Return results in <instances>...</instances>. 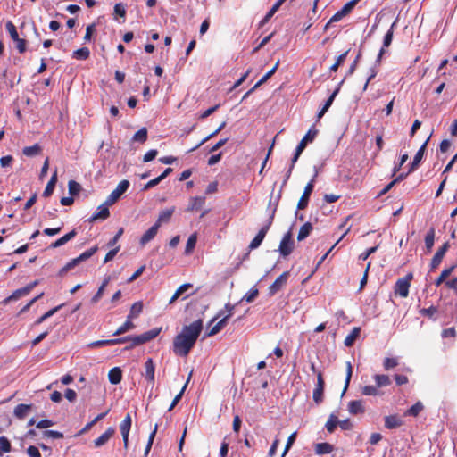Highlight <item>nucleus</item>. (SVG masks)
<instances>
[{"label":"nucleus","instance_id":"6e6552de","mask_svg":"<svg viewBox=\"0 0 457 457\" xmlns=\"http://www.w3.org/2000/svg\"><path fill=\"white\" fill-rule=\"evenodd\" d=\"M131 423H132V420H131L130 414L128 413L126 415V417L124 418V420L120 424V433H121V436H122V439H123V443H124V447L125 448H128L129 434V431H130Z\"/></svg>","mask_w":457,"mask_h":457},{"label":"nucleus","instance_id":"dca6fc26","mask_svg":"<svg viewBox=\"0 0 457 457\" xmlns=\"http://www.w3.org/2000/svg\"><path fill=\"white\" fill-rule=\"evenodd\" d=\"M428 139H429V137L425 141V143L420 147V149L416 153V154H415V156L413 158V161L411 163V166H410V169H409V172H411V171L415 170L418 168V166L420 165V161L422 160V158L424 156V153H425L426 146H427V144L428 142Z\"/></svg>","mask_w":457,"mask_h":457},{"label":"nucleus","instance_id":"7ed1b4c3","mask_svg":"<svg viewBox=\"0 0 457 457\" xmlns=\"http://www.w3.org/2000/svg\"><path fill=\"white\" fill-rule=\"evenodd\" d=\"M412 279V272H409L404 277L398 278L394 287L395 295L406 298L409 295V289Z\"/></svg>","mask_w":457,"mask_h":457},{"label":"nucleus","instance_id":"f03ea898","mask_svg":"<svg viewBox=\"0 0 457 457\" xmlns=\"http://www.w3.org/2000/svg\"><path fill=\"white\" fill-rule=\"evenodd\" d=\"M280 198V195H278L275 199L273 200V196L270 197L268 206H267V212L269 214L268 220H266L265 224L262 227V228L259 230L257 235L254 237V238L251 241L249 245V248L251 250L256 249L259 247L263 241L267 232L269 231L270 226L273 223L275 213L277 212V208L278 205V201Z\"/></svg>","mask_w":457,"mask_h":457},{"label":"nucleus","instance_id":"a19ab883","mask_svg":"<svg viewBox=\"0 0 457 457\" xmlns=\"http://www.w3.org/2000/svg\"><path fill=\"white\" fill-rule=\"evenodd\" d=\"M90 51L87 47H81L73 52L72 56L78 60H87L89 57Z\"/></svg>","mask_w":457,"mask_h":457},{"label":"nucleus","instance_id":"bf43d9fd","mask_svg":"<svg viewBox=\"0 0 457 457\" xmlns=\"http://www.w3.org/2000/svg\"><path fill=\"white\" fill-rule=\"evenodd\" d=\"M295 438H296V432L292 433L288 436L287 444H286V446H285V449H284V452H283L281 457H285V455L287 454V453L288 452V450L291 448L292 445L294 444Z\"/></svg>","mask_w":457,"mask_h":457},{"label":"nucleus","instance_id":"58836bf2","mask_svg":"<svg viewBox=\"0 0 457 457\" xmlns=\"http://www.w3.org/2000/svg\"><path fill=\"white\" fill-rule=\"evenodd\" d=\"M134 324L132 322V320L127 317L126 321L124 324H122L120 327L118 328V329L113 333L114 336L121 335L132 328H134Z\"/></svg>","mask_w":457,"mask_h":457},{"label":"nucleus","instance_id":"5701e85b","mask_svg":"<svg viewBox=\"0 0 457 457\" xmlns=\"http://www.w3.org/2000/svg\"><path fill=\"white\" fill-rule=\"evenodd\" d=\"M348 411L351 414H361L364 412L365 408L361 400L351 401L348 403Z\"/></svg>","mask_w":457,"mask_h":457},{"label":"nucleus","instance_id":"a878e982","mask_svg":"<svg viewBox=\"0 0 457 457\" xmlns=\"http://www.w3.org/2000/svg\"><path fill=\"white\" fill-rule=\"evenodd\" d=\"M361 328L360 327H354L353 330L345 337V345L351 346L354 344L356 339L361 335Z\"/></svg>","mask_w":457,"mask_h":457},{"label":"nucleus","instance_id":"393cba45","mask_svg":"<svg viewBox=\"0 0 457 457\" xmlns=\"http://www.w3.org/2000/svg\"><path fill=\"white\" fill-rule=\"evenodd\" d=\"M76 235H77V232H76L75 229H73L71 232H69L66 235H64L63 237H62L59 239H57L53 244H51L50 247L51 248L60 247V246L65 245L67 242H69L72 238H74Z\"/></svg>","mask_w":457,"mask_h":457},{"label":"nucleus","instance_id":"e433bc0d","mask_svg":"<svg viewBox=\"0 0 457 457\" xmlns=\"http://www.w3.org/2000/svg\"><path fill=\"white\" fill-rule=\"evenodd\" d=\"M423 409L424 405L422 404V403L417 402L405 411L404 415L417 417Z\"/></svg>","mask_w":457,"mask_h":457},{"label":"nucleus","instance_id":"c85d7f7f","mask_svg":"<svg viewBox=\"0 0 457 457\" xmlns=\"http://www.w3.org/2000/svg\"><path fill=\"white\" fill-rule=\"evenodd\" d=\"M225 308L227 310V314L216 323L220 330L226 326L227 320L232 316L235 306L230 303H227L225 304Z\"/></svg>","mask_w":457,"mask_h":457},{"label":"nucleus","instance_id":"5fc2aeb1","mask_svg":"<svg viewBox=\"0 0 457 457\" xmlns=\"http://www.w3.org/2000/svg\"><path fill=\"white\" fill-rule=\"evenodd\" d=\"M68 188H69L70 195H77L79 193L81 187L75 180H70L68 183Z\"/></svg>","mask_w":457,"mask_h":457},{"label":"nucleus","instance_id":"a211bd4d","mask_svg":"<svg viewBox=\"0 0 457 457\" xmlns=\"http://www.w3.org/2000/svg\"><path fill=\"white\" fill-rule=\"evenodd\" d=\"M403 424L402 419L396 414L389 415L385 418V427L388 429L400 428Z\"/></svg>","mask_w":457,"mask_h":457},{"label":"nucleus","instance_id":"0eeeda50","mask_svg":"<svg viewBox=\"0 0 457 457\" xmlns=\"http://www.w3.org/2000/svg\"><path fill=\"white\" fill-rule=\"evenodd\" d=\"M288 277L289 271H285L278 277L277 279L269 287V295L272 296L280 291L287 285Z\"/></svg>","mask_w":457,"mask_h":457},{"label":"nucleus","instance_id":"412c9836","mask_svg":"<svg viewBox=\"0 0 457 457\" xmlns=\"http://www.w3.org/2000/svg\"><path fill=\"white\" fill-rule=\"evenodd\" d=\"M318 134V130L314 129V127L311 128L308 132L306 133V135L302 138V140L300 141V143L298 144V145L296 147H300V149L302 151L304 150V148L306 147V145L308 142H312L315 138V137L317 136Z\"/></svg>","mask_w":457,"mask_h":457},{"label":"nucleus","instance_id":"72a5a7b5","mask_svg":"<svg viewBox=\"0 0 457 457\" xmlns=\"http://www.w3.org/2000/svg\"><path fill=\"white\" fill-rule=\"evenodd\" d=\"M333 445L328 443H319L315 445V453L317 454H327L331 453Z\"/></svg>","mask_w":457,"mask_h":457},{"label":"nucleus","instance_id":"4c0bfd02","mask_svg":"<svg viewBox=\"0 0 457 457\" xmlns=\"http://www.w3.org/2000/svg\"><path fill=\"white\" fill-rule=\"evenodd\" d=\"M196 241H197V234L195 232L189 236V237L187 241V245H186V248H185L186 254H190L193 252V250L195 247Z\"/></svg>","mask_w":457,"mask_h":457},{"label":"nucleus","instance_id":"aec40b11","mask_svg":"<svg viewBox=\"0 0 457 457\" xmlns=\"http://www.w3.org/2000/svg\"><path fill=\"white\" fill-rule=\"evenodd\" d=\"M31 409V404H18L13 410V415L19 420H23L29 414Z\"/></svg>","mask_w":457,"mask_h":457},{"label":"nucleus","instance_id":"f3484780","mask_svg":"<svg viewBox=\"0 0 457 457\" xmlns=\"http://www.w3.org/2000/svg\"><path fill=\"white\" fill-rule=\"evenodd\" d=\"M114 433L115 429L113 428H108L104 434H102L99 437L94 440L95 447H101L104 445H105L114 435Z\"/></svg>","mask_w":457,"mask_h":457},{"label":"nucleus","instance_id":"ddd939ff","mask_svg":"<svg viewBox=\"0 0 457 457\" xmlns=\"http://www.w3.org/2000/svg\"><path fill=\"white\" fill-rule=\"evenodd\" d=\"M313 187H314V185H313V179H312L304 187V191H303V193L298 202V204H297L298 209H304L307 206L308 202H309V197H310L312 192L313 191Z\"/></svg>","mask_w":457,"mask_h":457},{"label":"nucleus","instance_id":"1a4fd4ad","mask_svg":"<svg viewBox=\"0 0 457 457\" xmlns=\"http://www.w3.org/2000/svg\"><path fill=\"white\" fill-rule=\"evenodd\" d=\"M323 392H324V380L322 378V375L320 372L318 373L317 376V384L313 390L312 398L313 401L320 404L323 401Z\"/></svg>","mask_w":457,"mask_h":457},{"label":"nucleus","instance_id":"49530a36","mask_svg":"<svg viewBox=\"0 0 457 457\" xmlns=\"http://www.w3.org/2000/svg\"><path fill=\"white\" fill-rule=\"evenodd\" d=\"M147 139V129L145 128L140 129L133 136V141L144 143Z\"/></svg>","mask_w":457,"mask_h":457},{"label":"nucleus","instance_id":"3c124183","mask_svg":"<svg viewBox=\"0 0 457 457\" xmlns=\"http://www.w3.org/2000/svg\"><path fill=\"white\" fill-rule=\"evenodd\" d=\"M361 393L365 395H378L379 394L378 387L376 386H365L361 389Z\"/></svg>","mask_w":457,"mask_h":457},{"label":"nucleus","instance_id":"de8ad7c7","mask_svg":"<svg viewBox=\"0 0 457 457\" xmlns=\"http://www.w3.org/2000/svg\"><path fill=\"white\" fill-rule=\"evenodd\" d=\"M40 152V146L36 144L31 146H26L23 148L22 153L26 156H34L37 155Z\"/></svg>","mask_w":457,"mask_h":457},{"label":"nucleus","instance_id":"bb28decb","mask_svg":"<svg viewBox=\"0 0 457 457\" xmlns=\"http://www.w3.org/2000/svg\"><path fill=\"white\" fill-rule=\"evenodd\" d=\"M143 303L141 301H137L136 303H134L129 310V313L128 314V318L133 320V319H136L137 318L140 313L142 312L143 311Z\"/></svg>","mask_w":457,"mask_h":457},{"label":"nucleus","instance_id":"4d7b16f0","mask_svg":"<svg viewBox=\"0 0 457 457\" xmlns=\"http://www.w3.org/2000/svg\"><path fill=\"white\" fill-rule=\"evenodd\" d=\"M438 312L437 307L430 306L428 308H423L420 311V313L423 316L432 318Z\"/></svg>","mask_w":457,"mask_h":457},{"label":"nucleus","instance_id":"2f4dec72","mask_svg":"<svg viewBox=\"0 0 457 457\" xmlns=\"http://www.w3.org/2000/svg\"><path fill=\"white\" fill-rule=\"evenodd\" d=\"M312 230V225L310 222L304 223L298 232L297 240L302 241L305 239Z\"/></svg>","mask_w":457,"mask_h":457},{"label":"nucleus","instance_id":"13d9d810","mask_svg":"<svg viewBox=\"0 0 457 457\" xmlns=\"http://www.w3.org/2000/svg\"><path fill=\"white\" fill-rule=\"evenodd\" d=\"M156 431H157V425L154 426V430L151 432V434L149 436L148 442H147V445H146V447H145V453H144L145 456H147L149 452H150V450H151L154 438V436L156 435Z\"/></svg>","mask_w":457,"mask_h":457},{"label":"nucleus","instance_id":"680f3d73","mask_svg":"<svg viewBox=\"0 0 457 457\" xmlns=\"http://www.w3.org/2000/svg\"><path fill=\"white\" fill-rule=\"evenodd\" d=\"M131 342H132V346L134 345H141V344H145L147 341V339L145 337V335L144 333L139 335V336H131Z\"/></svg>","mask_w":457,"mask_h":457},{"label":"nucleus","instance_id":"338daca9","mask_svg":"<svg viewBox=\"0 0 457 457\" xmlns=\"http://www.w3.org/2000/svg\"><path fill=\"white\" fill-rule=\"evenodd\" d=\"M44 436H47V437H52V438H54V439H60V438L63 437V434L62 433H61L59 431H55V430H46L44 432Z\"/></svg>","mask_w":457,"mask_h":457},{"label":"nucleus","instance_id":"c9c22d12","mask_svg":"<svg viewBox=\"0 0 457 457\" xmlns=\"http://www.w3.org/2000/svg\"><path fill=\"white\" fill-rule=\"evenodd\" d=\"M193 287L192 284L190 283H186V284H183L181 285L177 290L176 292L174 293V295L171 296L169 303L171 304L173 303L181 295H183L187 290H188L189 288H191Z\"/></svg>","mask_w":457,"mask_h":457},{"label":"nucleus","instance_id":"37998d69","mask_svg":"<svg viewBox=\"0 0 457 457\" xmlns=\"http://www.w3.org/2000/svg\"><path fill=\"white\" fill-rule=\"evenodd\" d=\"M62 307V304H60L51 310H49L48 312H46L45 314H43L41 317H39L36 321H35V325H39L41 324L43 321H45L46 319L52 317L57 311H59L61 308Z\"/></svg>","mask_w":457,"mask_h":457},{"label":"nucleus","instance_id":"b1692460","mask_svg":"<svg viewBox=\"0 0 457 457\" xmlns=\"http://www.w3.org/2000/svg\"><path fill=\"white\" fill-rule=\"evenodd\" d=\"M145 378L148 381L154 383L155 367H154V361L151 358L147 359L146 361L145 362Z\"/></svg>","mask_w":457,"mask_h":457},{"label":"nucleus","instance_id":"9d476101","mask_svg":"<svg viewBox=\"0 0 457 457\" xmlns=\"http://www.w3.org/2000/svg\"><path fill=\"white\" fill-rule=\"evenodd\" d=\"M448 248H449V243L445 242L436 252V253L434 254V256H433V258L431 260V262H430V269L431 270H435V269H436L440 265V263H441V262H442L445 253L447 252Z\"/></svg>","mask_w":457,"mask_h":457},{"label":"nucleus","instance_id":"e2e57ef3","mask_svg":"<svg viewBox=\"0 0 457 457\" xmlns=\"http://www.w3.org/2000/svg\"><path fill=\"white\" fill-rule=\"evenodd\" d=\"M228 436H225L220 449V457H227L229 443L227 441Z\"/></svg>","mask_w":457,"mask_h":457},{"label":"nucleus","instance_id":"c03bdc74","mask_svg":"<svg viewBox=\"0 0 457 457\" xmlns=\"http://www.w3.org/2000/svg\"><path fill=\"white\" fill-rule=\"evenodd\" d=\"M259 295V290L255 287H252L242 298L241 301H245L247 303H252L255 300V298Z\"/></svg>","mask_w":457,"mask_h":457},{"label":"nucleus","instance_id":"f704fd0d","mask_svg":"<svg viewBox=\"0 0 457 457\" xmlns=\"http://www.w3.org/2000/svg\"><path fill=\"white\" fill-rule=\"evenodd\" d=\"M455 267V265H452L451 267L443 270L440 276L436 279L435 285L436 287H439L443 282H445L446 278H448L451 275V273L454 270Z\"/></svg>","mask_w":457,"mask_h":457},{"label":"nucleus","instance_id":"c756f323","mask_svg":"<svg viewBox=\"0 0 457 457\" xmlns=\"http://www.w3.org/2000/svg\"><path fill=\"white\" fill-rule=\"evenodd\" d=\"M27 295H29V294L27 292V289H25V287L16 289L10 296H8L7 298H5L4 300V303H8L12 301H17L18 299H20L22 296H25Z\"/></svg>","mask_w":457,"mask_h":457},{"label":"nucleus","instance_id":"2eb2a0df","mask_svg":"<svg viewBox=\"0 0 457 457\" xmlns=\"http://www.w3.org/2000/svg\"><path fill=\"white\" fill-rule=\"evenodd\" d=\"M158 225L154 224L149 229H147L140 237L139 244L145 246L147 243L153 240L158 233Z\"/></svg>","mask_w":457,"mask_h":457},{"label":"nucleus","instance_id":"39448f33","mask_svg":"<svg viewBox=\"0 0 457 457\" xmlns=\"http://www.w3.org/2000/svg\"><path fill=\"white\" fill-rule=\"evenodd\" d=\"M129 185H130V183L129 180H127V179L121 180L118 184L116 188L106 198V200H105L106 204L112 205L113 204H115L120 199V197L128 190V188L129 187Z\"/></svg>","mask_w":457,"mask_h":457},{"label":"nucleus","instance_id":"603ef678","mask_svg":"<svg viewBox=\"0 0 457 457\" xmlns=\"http://www.w3.org/2000/svg\"><path fill=\"white\" fill-rule=\"evenodd\" d=\"M278 66V62L275 64V66L270 70L262 78L255 84V87H260L262 84L266 82L276 71Z\"/></svg>","mask_w":457,"mask_h":457},{"label":"nucleus","instance_id":"f257e3e1","mask_svg":"<svg viewBox=\"0 0 457 457\" xmlns=\"http://www.w3.org/2000/svg\"><path fill=\"white\" fill-rule=\"evenodd\" d=\"M203 329V321L201 319L194 321L190 325L184 326L173 340V352L179 356H187L195 345L201 331Z\"/></svg>","mask_w":457,"mask_h":457},{"label":"nucleus","instance_id":"774afa93","mask_svg":"<svg viewBox=\"0 0 457 457\" xmlns=\"http://www.w3.org/2000/svg\"><path fill=\"white\" fill-rule=\"evenodd\" d=\"M27 454L29 457H41L40 452L37 447L29 445L27 449Z\"/></svg>","mask_w":457,"mask_h":457},{"label":"nucleus","instance_id":"79ce46f5","mask_svg":"<svg viewBox=\"0 0 457 457\" xmlns=\"http://www.w3.org/2000/svg\"><path fill=\"white\" fill-rule=\"evenodd\" d=\"M285 1L286 0H278L274 4V5L270 8V10L266 13L265 17L262 21V23L263 24V23L267 22L275 14V12L278 10V8L281 6V4Z\"/></svg>","mask_w":457,"mask_h":457},{"label":"nucleus","instance_id":"9b49d317","mask_svg":"<svg viewBox=\"0 0 457 457\" xmlns=\"http://www.w3.org/2000/svg\"><path fill=\"white\" fill-rule=\"evenodd\" d=\"M109 206L111 204H106V201L97 207V210L89 219L90 221H96L97 220H104L110 216Z\"/></svg>","mask_w":457,"mask_h":457},{"label":"nucleus","instance_id":"4be33fe9","mask_svg":"<svg viewBox=\"0 0 457 457\" xmlns=\"http://www.w3.org/2000/svg\"><path fill=\"white\" fill-rule=\"evenodd\" d=\"M108 378L111 384L117 385L121 381L122 371L120 367H114L110 370Z\"/></svg>","mask_w":457,"mask_h":457},{"label":"nucleus","instance_id":"a18cd8bd","mask_svg":"<svg viewBox=\"0 0 457 457\" xmlns=\"http://www.w3.org/2000/svg\"><path fill=\"white\" fill-rule=\"evenodd\" d=\"M11 451V443L5 436L0 437V456Z\"/></svg>","mask_w":457,"mask_h":457},{"label":"nucleus","instance_id":"7c9ffc66","mask_svg":"<svg viewBox=\"0 0 457 457\" xmlns=\"http://www.w3.org/2000/svg\"><path fill=\"white\" fill-rule=\"evenodd\" d=\"M225 126H226V122L223 121L217 129H215V130L212 133H211L210 135L205 137L199 144H197L190 151H195V149L200 147L202 145L206 143L208 140H210L211 138L214 137L216 135H218L225 128Z\"/></svg>","mask_w":457,"mask_h":457},{"label":"nucleus","instance_id":"20e7f679","mask_svg":"<svg viewBox=\"0 0 457 457\" xmlns=\"http://www.w3.org/2000/svg\"><path fill=\"white\" fill-rule=\"evenodd\" d=\"M97 246H93L91 247L90 249L85 251L84 253H82L79 256H78L77 258H74L72 260H71L68 263H66V265L60 270V274L62 275L64 273H66L68 270H71L72 268H74L76 265H78L79 262H83V261H86L87 259H89L91 256H93L96 251H97Z\"/></svg>","mask_w":457,"mask_h":457},{"label":"nucleus","instance_id":"423d86ee","mask_svg":"<svg viewBox=\"0 0 457 457\" xmlns=\"http://www.w3.org/2000/svg\"><path fill=\"white\" fill-rule=\"evenodd\" d=\"M294 249V241L292 240V234L290 231L286 233L279 244L278 252L281 256H288Z\"/></svg>","mask_w":457,"mask_h":457},{"label":"nucleus","instance_id":"6ab92c4d","mask_svg":"<svg viewBox=\"0 0 457 457\" xmlns=\"http://www.w3.org/2000/svg\"><path fill=\"white\" fill-rule=\"evenodd\" d=\"M395 25V22H394L390 29H388V31L386 33L385 37H384V40H383V47L380 49L378 54V60H380L382 55L384 54L385 53V47H388L391 43H392V40H393V35H394V27Z\"/></svg>","mask_w":457,"mask_h":457},{"label":"nucleus","instance_id":"052dcab7","mask_svg":"<svg viewBox=\"0 0 457 457\" xmlns=\"http://www.w3.org/2000/svg\"><path fill=\"white\" fill-rule=\"evenodd\" d=\"M161 330H162L161 328H153L151 330H148V331L144 333L145 337L149 342L150 340L155 338L160 334Z\"/></svg>","mask_w":457,"mask_h":457},{"label":"nucleus","instance_id":"8fccbe9b","mask_svg":"<svg viewBox=\"0 0 457 457\" xmlns=\"http://www.w3.org/2000/svg\"><path fill=\"white\" fill-rule=\"evenodd\" d=\"M343 19V8L338 10L325 25V29L328 30L334 22L339 21Z\"/></svg>","mask_w":457,"mask_h":457},{"label":"nucleus","instance_id":"cd10ccee","mask_svg":"<svg viewBox=\"0 0 457 457\" xmlns=\"http://www.w3.org/2000/svg\"><path fill=\"white\" fill-rule=\"evenodd\" d=\"M205 204L204 196H195L190 199V204L187 207V211L199 210Z\"/></svg>","mask_w":457,"mask_h":457},{"label":"nucleus","instance_id":"0e129e2a","mask_svg":"<svg viewBox=\"0 0 457 457\" xmlns=\"http://www.w3.org/2000/svg\"><path fill=\"white\" fill-rule=\"evenodd\" d=\"M16 43V49L20 54H23L26 51V46L27 42L23 38H18L17 40H14Z\"/></svg>","mask_w":457,"mask_h":457},{"label":"nucleus","instance_id":"473e14b6","mask_svg":"<svg viewBox=\"0 0 457 457\" xmlns=\"http://www.w3.org/2000/svg\"><path fill=\"white\" fill-rule=\"evenodd\" d=\"M435 235H436V232H435L434 228H430L429 230L426 234L425 245H426L428 252H430L434 245Z\"/></svg>","mask_w":457,"mask_h":457},{"label":"nucleus","instance_id":"69168bd1","mask_svg":"<svg viewBox=\"0 0 457 457\" xmlns=\"http://www.w3.org/2000/svg\"><path fill=\"white\" fill-rule=\"evenodd\" d=\"M157 154H158V152L155 149L149 150L148 152H146L145 154V155L143 157V162H148L154 160L156 157Z\"/></svg>","mask_w":457,"mask_h":457},{"label":"nucleus","instance_id":"4468645a","mask_svg":"<svg viewBox=\"0 0 457 457\" xmlns=\"http://www.w3.org/2000/svg\"><path fill=\"white\" fill-rule=\"evenodd\" d=\"M174 212H175V207H170V208L162 210L159 212L158 218L154 224L158 225V227L160 228L162 226V224L169 223Z\"/></svg>","mask_w":457,"mask_h":457},{"label":"nucleus","instance_id":"864d4df0","mask_svg":"<svg viewBox=\"0 0 457 457\" xmlns=\"http://www.w3.org/2000/svg\"><path fill=\"white\" fill-rule=\"evenodd\" d=\"M6 29L8 33L10 34L11 38L14 41L17 40L19 37L18 32L16 30V27L12 21H8L6 23Z\"/></svg>","mask_w":457,"mask_h":457},{"label":"nucleus","instance_id":"ea45409f","mask_svg":"<svg viewBox=\"0 0 457 457\" xmlns=\"http://www.w3.org/2000/svg\"><path fill=\"white\" fill-rule=\"evenodd\" d=\"M374 379H375L376 385L378 388L382 387V386H387L391 383L389 376L384 375V374L375 375Z\"/></svg>","mask_w":457,"mask_h":457},{"label":"nucleus","instance_id":"09e8293b","mask_svg":"<svg viewBox=\"0 0 457 457\" xmlns=\"http://www.w3.org/2000/svg\"><path fill=\"white\" fill-rule=\"evenodd\" d=\"M191 378V374L189 375L187 382L185 383L184 386L182 387V389L180 390V392L175 396V398L173 399L171 404L170 405L169 407V411H171L177 404L180 401L184 392H185V389L189 382V379Z\"/></svg>","mask_w":457,"mask_h":457},{"label":"nucleus","instance_id":"f8f14e48","mask_svg":"<svg viewBox=\"0 0 457 457\" xmlns=\"http://www.w3.org/2000/svg\"><path fill=\"white\" fill-rule=\"evenodd\" d=\"M337 426L343 428V421L339 420V411L331 413L325 424L328 432L333 433Z\"/></svg>","mask_w":457,"mask_h":457},{"label":"nucleus","instance_id":"6e6d98bb","mask_svg":"<svg viewBox=\"0 0 457 457\" xmlns=\"http://www.w3.org/2000/svg\"><path fill=\"white\" fill-rule=\"evenodd\" d=\"M398 365L396 358H386L383 362L384 369L389 370Z\"/></svg>","mask_w":457,"mask_h":457}]
</instances>
